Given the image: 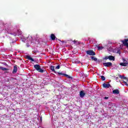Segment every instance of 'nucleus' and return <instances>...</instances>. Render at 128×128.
Instances as JSON below:
<instances>
[{
    "instance_id": "f257e3e1",
    "label": "nucleus",
    "mask_w": 128,
    "mask_h": 128,
    "mask_svg": "<svg viewBox=\"0 0 128 128\" xmlns=\"http://www.w3.org/2000/svg\"><path fill=\"white\" fill-rule=\"evenodd\" d=\"M34 68L36 70H37V72H40L41 74L44 72V70L42 69L40 66L39 64L34 65Z\"/></svg>"
},
{
    "instance_id": "f03ea898",
    "label": "nucleus",
    "mask_w": 128,
    "mask_h": 128,
    "mask_svg": "<svg viewBox=\"0 0 128 128\" xmlns=\"http://www.w3.org/2000/svg\"><path fill=\"white\" fill-rule=\"evenodd\" d=\"M10 34H13V36H17V34H18L19 36H20L22 32V30H18L16 32H12L10 33Z\"/></svg>"
},
{
    "instance_id": "7ed1b4c3",
    "label": "nucleus",
    "mask_w": 128,
    "mask_h": 128,
    "mask_svg": "<svg viewBox=\"0 0 128 128\" xmlns=\"http://www.w3.org/2000/svg\"><path fill=\"white\" fill-rule=\"evenodd\" d=\"M86 54L89 56H96V52L92 50H88L86 51Z\"/></svg>"
},
{
    "instance_id": "20e7f679",
    "label": "nucleus",
    "mask_w": 128,
    "mask_h": 128,
    "mask_svg": "<svg viewBox=\"0 0 128 128\" xmlns=\"http://www.w3.org/2000/svg\"><path fill=\"white\" fill-rule=\"evenodd\" d=\"M122 42L124 46L128 48V39H125V40H122Z\"/></svg>"
},
{
    "instance_id": "39448f33",
    "label": "nucleus",
    "mask_w": 128,
    "mask_h": 128,
    "mask_svg": "<svg viewBox=\"0 0 128 128\" xmlns=\"http://www.w3.org/2000/svg\"><path fill=\"white\" fill-rule=\"evenodd\" d=\"M103 64L104 66H107V67L112 66V64L110 62H105V63H104Z\"/></svg>"
},
{
    "instance_id": "423d86ee",
    "label": "nucleus",
    "mask_w": 128,
    "mask_h": 128,
    "mask_svg": "<svg viewBox=\"0 0 128 128\" xmlns=\"http://www.w3.org/2000/svg\"><path fill=\"white\" fill-rule=\"evenodd\" d=\"M27 42L32 44V36H28L27 38Z\"/></svg>"
},
{
    "instance_id": "0eeeda50",
    "label": "nucleus",
    "mask_w": 128,
    "mask_h": 128,
    "mask_svg": "<svg viewBox=\"0 0 128 128\" xmlns=\"http://www.w3.org/2000/svg\"><path fill=\"white\" fill-rule=\"evenodd\" d=\"M80 98H84L86 96V93L84 91H80Z\"/></svg>"
},
{
    "instance_id": "6e6552de",
    "label": "nucleus",
    "mask_w": 128,
    "mask_h": 128,
    "mask_svg": "<svg viewBox=\"0 0 128 128\" xmlns=\"http://www.w3.org/2000/svg\"><path fill=\"white\" fill-rule=\"evenodd\" d=\"M113 94H120V91L116 89L112 91Z\"/></svg>"
},
{
    "instance_id": "1a4fd4ad",
    "label": "nucleus",
    "mask_w": 128,
    "mask_h": 128,
    "mask_svg": "<svg viewBox=\"0 0 128 128\" xmlns=\"http://www.w3.org/2000/svg\"><path fill=\"white\" fill-rule=\"evenodd\" d=\"M103 86H104V88H109L110 86V84L104 83L103 84Z\"/></svg>"
},
{
    "instance_id": "9d476101",
    "label": "nucleus",
    "mask_w": 128,
    "mask_h": 128,
    "mask_svg": "<svg viewBox=\"0 0 128 128\" xmlns=\"http://www.w3.org/2000/svg\"><path fill=\"white\" fill-rule=\"evenodd\" d=\"M18 72V67L16 66H14V70H13V74H16Z\"/></svg>"
},
{
    "instance_id": "9b49d317",
    "label": "nucleus",
    "mask_w": 128,
    "mask_h": 128,
    "mask_svg": "<svg viewBox=\"0 0 128 128\" xmlns=\"http://www.w3.org/2000/svg\"><path fill=\"white\" fill-rule=\"evenodd\" d=\"M128 64V62H123V63H120V66H126Z\"/></svg>"
},
{
    "instance_id": "f8f14e48",
    "label": "nucleus",
    "mask_w": 128,
    "mask_h": 128,
    "mask_svg": "<svg viewBox=\"0 0 128 128\" xmlns=\"http://www.w3.org/2000/svg\"><path fill=\"white\" fill-rule=\"evenodd\" d=\"M108 60H114V57L112 56H108Z\"/></svg>"
},
{
    "instance_id": "ddd939ff",
    "label": "nucleus",
    "mask_w": 128,
    "mask_h": 128,
    "mask_svg": "<svg viewBox=\"0 0 128 128\" xmlns=\"http://www.w3.org/2000/svg\"><path fill=\"white\" fill-rule=\"evenodd\" d=\"M50 69L52 72H54L56 73V70H54V66H51L50 67Z\"/></svg>"
},
{
    "instance_id": "4468645a",
    "label": "nucleus",
    "mask_w": 128,
    "mask_h": 128,
    "mask_svg": "<svg viewBox=\"0 0 128 128\" xmlns=\"http://www.w3.org/2000/svg\"><path fill=\"white\" fill-rule=\"evenodd\" d=\"M50 38L52 40H56V36L54 34H51Z\"/></svg>"
},
{
    "instance_id": "2eb2a0df",
    "label": "nucleus",
    "mask_w": 128,
    "mask_h": 128,
    "mask_svg": "<svg viewBox=\"0 0 128 128\" xmlns=\"http://www.w3.org/2000/svg\"><path fill=\"white\" fill-rule=\"evenodd\" d=\"M28 59L29 60H32V62H34V60L30 56L28 57Z\"/></svg>"
},
{
    "instance_id": "dca6fc26",
    "label": "nucleus",
    "mask_w": 128,
    "mask_h": 128,
    "mask_svg": "<svg viewBox=\"0 0 128 128\" xmlns=\"http://www.w3.org/2000/svg\"><path fill=\"white\" fill-rule=\"evenodd\" d=\"M119 77L120 78H122V79L123 78L124 80H126V77H125L124 76L120 75Z\"/></svg>"
},
{
    "instance_id": "f3484780",
    "label": "nucleus",
    "mask_w": 128,
    "mask_h": 128,
    "mask_svg": "<svg viewBox=\"0 0 128 128\" xmlns=\"http://www.w3.org/2000/svg\"><path fill=\"white\" fill-rule=\"evenodd\" d=\"M92 60H94V62H96V60H98V58H94V56H92Z\"/></svg>"
},
{
    "instance_id": "a211bd4d",
    "label": "nucleus",
    "mask_w": 128,
    "mask_h": 128,
    "mask_svg": "<svg viewBox=\"0 0 128 128\" xmlns=\"http://www.w3.org/2000/svg\"><path fill=\"white\" fill-rule=\"evenodd\" d=\"M97 48H98V50H102V48H104V47L102 46H97Z\"/></svg>"
},
{
    "instance_id": "6ab92c4d",
    "label": "nucleus",
    "mask_w": 128,
    "mask_h": 128,
    "mask_svg": "<svg viewBox=\"0 0 128 128\" xmlns=\"http://www.w3.org/2000/svg\"><path fill=\"white\" fill-rule=\"evenodd\" d=\"M64 76H66V78H72V77L66 74H64Z\"/></svg>"
},
{
    "instance_id": "aec40b11",
    "label": "nucleus",
    "mask_w": 128,
    "mask_h": 128,
    "mask_svg": "<svg viewBox=\"0 0 128 128\" xmlns=\"http://www.w3.org/2000/svg\"><path fill=\"white\" fill-rule=\"evenodd\" d=\"M101 78L102 80H106V78H104V76H101Z\"/></svg>"
},
{
    "instance_id": "412c9836",
    "label": "nucleus",
    "mask_w": 128,
    "mask_h": 128,
    "mask_svg": "<svg viewBox=\"0 0 128 128\" xmlns=\"http://www.w3.org/2000/svg\"><path fill=\"white\" fill-rule=\"evenodd\" d=\"M74 43L76 44H80V42L76 40H74Z\"/></svg>"
},
{
    "instance_id": "4be33fe9",
    "label": "nucleus",
    "mask_w": 128,
    "mask_h": 128,
    "mask_svg": "<svg viewBox=\"0 0 128 128\" xmlns=\"http://www.w3.org/2000/svg\"><path fill=\"white\" fill-rule=\"evenodd\" d=\"M60 65H58L56 67V70H60Z\"/></svg>"
},
{
    "instance_id": "5701e85b",
    "label": "nucleus",
    "mask_w": 128,
    "mask_h": 128,
    "mask_svg": "<svg viewBox=\"0 0 128 128\" xmlns=\"http://www.w3.org/2000/svg\"><path fill=\"white\" fill-rule=\"evenodd\" d=\"M122 82L125 84V86H128V83L124 81H123Z\"/></svg>"
},
{
    "instance_id": "b1692460",
    "label": "nucleus",
    "mask_w": 128,
    "mask_h": 128,
    "mask_svg": "<svg viewBox=\"0 0 128 128\" xmlns=\"http://www.w3.org/2000/svg\"><path fill=\"white\" fill-rule=\"evenodd\" d=\"M58 76H64V74L60 72L58 73Z\"/></svg>"
},
{
    "instance_id": "393cba45",
    "label": "nucleus",
    "mask_w": 128,
    "mask_h": 128,
    "mask_svg": "<svg viewBox=\"0 0 128 128\" xmlns=\"http://www.w3.org/2000/svg\"><path fill=\"white\" fill-rule=\"evenodd\" d=\"M104 60H108V56H106V57L104 58Z\"/></svg>"
},
{
    "instance_id": "a878e982",
    "label": "nucleus",
    "mask_w": 128,
    "mask_h": 128,
    "mask_svg": "<svg viewBox=\"0 0 128 128\" xmlns=\"http://www.w3.org/2000/svg\"><path fill=\"white\" fill-rule=\"evenodd\" d=\"M22 42H26V39L24 38H22Z\"/></svg>"
},
{
    "instance_id": "bb28decb",
    "label": "nucleus",
    "mask_w": 128,
    "mask_h": 128,
    "mask_svg": "<svg viewBox=\"0 0 128 128\" xmlns=\"http://www.w3.org/2000/svg\"><path fill=\"white\" fill-rule=\"evenodd\" d=\"M124 62H128V61L126 60V59H123Z\"/></svg>"
},
{
    "instance_id": "cd10ccee",
    "label": "nucleus",
    "mask_w": 128,
    "mask_h": 128,
    "mask_svg": "<svg viewBox=\"0 0 128 128\" xmlns=\"http://www.w3.org/2000/svg\"><path fill=\"white\" fill-rule=\"evenodd\" d=\"M2 70H6V68H3Z\"/></svg>"
},
{
    "instance_id": "c85d7f7f",
    "label": "nucleus",
    "mask_w": 128,
    "mask_h": 128,
    "mask_svg": "<svg viewBox=\"0 0 128 128\" xmlns=\"http://www.w3.org/2000/svg\"><path fill=\"white\" fill-rule=\"evenodd\" d=\"M104 100H108V97H104Z\"/></svg>"
},
{
    "instance_id": "c756f323",
    "label": "nucleus",
    "mask_w": 128,
    "mask_h": 128,
    "mask_svg": "<svg viewBox=\"0 0 128 128\" xmlns=\"http://www.w3.org/2000/svg\"><path fill=\"white\" fill-rule=\"evenodd\" d=\"M26 46H27L28 48V46H30V44H26Z\"/></svg>"
},
{
    "instance_id": "7c9ffc66",
    "label": "nucleus",
    "mask_w": 128,
    "mask_h": 128,
    "mask_svg": "<svg viewBox=\"0 0 128 128\" xmlns=\"http://www.w3.org/2000/svg\"><path fill=\"white\" fill-rule=\"evenodd\" d=\"M116 78V80H118V78Z\"/></svg>"
}]
</instances>
